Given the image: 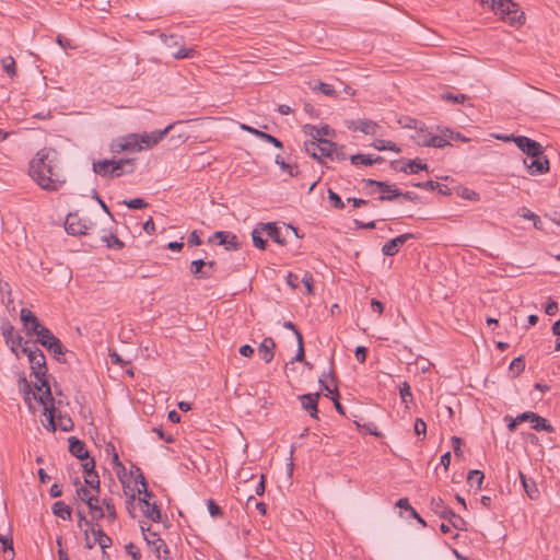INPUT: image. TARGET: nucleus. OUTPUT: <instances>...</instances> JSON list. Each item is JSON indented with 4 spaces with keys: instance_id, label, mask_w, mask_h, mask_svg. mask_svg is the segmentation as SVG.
Wrapping results in <instances>:
<instances>
[{
    "instance_id": "34",
    "label": "nucleus",
    "mask_w": 560,
    "mask_h": 560,
    "mask_svg": "<svg viewBox=\"0 0 560 560\" xmlns=\"http://www.w3.org/2000/svg\"><path fill=\"white\" fill-rule=\"evenodd\" d=\"M52 512L56 516L61 517L62 520L71 518V509L63 501H57L52 505Z\"/></svg>"
},
{
    "instance_id": "30",
    "label": "nucleus",
    "mask_w": 560,
    "mask_h": 560,
    "mask_svg": "<svg viewBox=\"0 0 560 560\" xmlns=\"http://www.w3.org/2000/svg\"><path fill=\"white\" fill-rule=\"evenodd\" d=\"M91 533L96 537V545H98L101 549L105 550L112 545V539L104 534L102 529L96 528L95 525H91Z\"/></svg>"
},
{
    "instance_id": "9",
    "label": "nucleus",
    "mask_w": 560,
    "mask_h": 560,
    "mask_svg": "<svg viewBox=\"0 0 560 560\" xmlns=\"http://www.w3.org/2000/svg\"><path fill=\"white\" fill-rule=\"evenodd\" d=\"M514 143L528 158H535V156H537L539 154H542V147H541V144L539 142L528 138V137L517 136L514 139Z\"/></svg>"
},
{
    "instance_id": "44",
    "label": "nucleus",
    "mask_w": 560,
    "mask_h": 560,
    "mask_svg": "<svg viewBox=\"0 0 560 560\" xmlns=\"http://www.w3.org/2000/svg\"><path fill=\"white\" fill-rule=\"evenodd\" d=\"M275 162L277 165H279L281 171L287 173L290 177L298 175L296 167L292 166L291 164L285 163L281 156L277 155L275 159Z\"/></svg>"
},
{
    "instance_id": "21",
    "label": "nucleus",
    "mask_w": 560,
    "mask_h": 560,
    "mask_svg": "<svg viewBox=\"0 0 560 560\" xmlns=\"http://www.w3.org/2000/svg\"><path fill=\"white\" fill-rule=\"evenodd\" d=\"M303 130L306 136H310L312 138V141H326L325 139H323V137L330 136L332 132V130L328 126L317 128L312 125H305Z\"/></svg>"
},
{
    "instance_id": "15",
    "label": "nucleus",
    "mask_w": 560,
    "mask_h": 560,
    "mask_svg": "<svg viewBox=\"0 0 560 560\" xmlns=\"http://www.w3.org/2000/svg\"><path fill=\"white\" fill-rule=\"evenodd\" d=\"M413 237V234L406 233L402 235H399L388 242H386L383 247L382 252L386 256H394L398 253L399 248L410 238Z\"/></svg>"
},
{
    "instance_id": "25",
    "label": "nucleus",
    "mask_w": 560,
    "mask_h": 560,
    "mask_svg": "<svg viewBox=\"0 0 560 560\" xmlns=\"http://www.w3.org/2000/svg\"><path fill=\"white\" fill-rule=\"evenodd\" d=\"M430 506L431 510L442 518H447L453 512L441 498L433 497L431 499Z\"/></svg>"
},
{
    "instance_id": "57",
    "label": "nucleus",
    "mask_w": 560,
    "mask_h": 560,
    "mask_svg": "<svg viewBox=\"0 0 560 560\" xmlns=\"http://www.w3.org/2000/svg\"><path fill=\"white\" fill-rule=\"evenodd\" d=\"M442 98L445 100V101H450V102H453V103H460L463 104L466 100H467V96L465 94H452V93H443L442 94Z\"/></svg>"
},
{
    "instance_id": "14",
    "label": "nucleus",
    "mask_w": 560,
    "mask_h": 560,
    "mask_svg": "<svg viewBox=\"0 0 560 560\" xmlns=\"http://www.w3.org/2000/svg\"><path fill=\"white\" fill-rule=\"evenodd\" d=\"M1 330L5 342L11 346V351L19 357L16 348L22 346L23 338L14 335V327L8 320L2 323Z\"/></svg>"
},
{
    "instance_id": "28",
    "label": "nucleus",
    "mask_w": 560,
    "mask_h": 560,
    "mask_svg": "<svg viewBox=\"0 0 560 560\" xmlns=\"http://www.w3.org/2000/svg\"><path fill=\"white\" fill-rule=\"evenodd\" d=\"M520 478L528 498L532 500L538 499L539 491L535 481H533L532 479H527L523 472H520Z\"/></svg>"
},
{
    "instance_id": "8",
    "label": "nucleus",
    "mask_w": 560,
    "mask_h": 560,
    "mask_svg": "<svg viewBox=\"0 0 560 560\" xmlns=\"http://www.w3.org/2000/svg\"><path fill=\"white\" fill-rule=\"evenodd\" d=\"M172 128H173V125H170L166 128H164L163 130H155L150 133H148V132L138 133L140 151L148 150V149L155 147L160 141L163 140V138L170 132V130Z\"/></svg>"
},
{
    "instance_id": "24",
    "label": "nucleus",
    "mask_w": 560,
    "mask_h": 560,
    "mask_svg": "<svg viewBox=\"0 0 560 560\" xmlns=\"http://www.w3.org/2000/svg\"><path fill=\"white\" fill-rule=\"evenodd\" d=\"M365 187L369 186H376L382 192H392V195L388 196H381V200H392L393 198L399 196V192L397 189H394L392 186L387 185L384 182H378L374 179H365L364 180Z\"/></svg>"
},
{
    "instance_id": "52",
    "label": "nucleus",
    "mask_w": 560,
    "mask_h": 560,
    "mask_svg": "<svg viewBox=\"0 0 560 560\" xmlns=\"http://www.w3.org/2000/svg\"><path fill=\"white\" fill-rule=\"evenodd\" d=\"M252 238L254 245L259 249H265L266 241L261 236V229H254L252 232Z\"/></svg>"
},
{
    "instance_id": "7",
    "label": "nucleus",
    "mask_w": 560,
    "mask_h": 560,
    "mask_svg": "<svg viewBox=\"0 0 560 560\" xmlns=\"http://www.w3.org/2000/svg\"><path fill=\"white\" fill-rule=\"evenodd\" d=\"M110 150L114 153H120L122 151H129V152L140 151L138 133H129L125 137L115 139L110 143Z\"/></svg>"
},
{
    "instance_id": "51",
    "label": "nucleus",
    "mask_w": 560,
    "mask_h": 560,
    "mask_svg": "<svg viewBox=\"0 0 560 560\" xmlns=\"http://www.w3.org/2000/svg\"><path fill=\"white\" fill-rule=\"evenodd\" d=\"M524 369H525V363H524L523 357L515 358L510 364V370L514 373L515 376H517L521 372H523Z\"/></svg>"
},
{
    "instance_id": "32",
    "label": "nucleus",
    "mask_w": 560,
    "mask_h": 560,
    "mask_svg": "<svg viewBox=\"0 0 560 560\" xmlns=\"http://www.w3.org/2000/svg\"><path fill=\"white\" fill-rule=\"evenodd\" d=\"M34 335L37 336V341L45 348L49 345V342H52V340L57 338L45 326H42L38 330H36Z\"/></svg>"
},
{
    "instance_id": "46",
    "label": "nucleus",
    "mask_w": 560,
    "mask_h": 560,
    "mask_svg": "<svg viewBox=\"0 0 560 560\" xmlns=\"http://www.w3.org/2000/svg\"><path fill=\"white\" fill-rule=\"evenodd\" d=\"M427 168H428L427 164H423V163L417 162V161H409L406 164V166H404L401 168V171L405 172V173L416 174L419 171L427 170Z\"/></svg>"
},
{
    "instance_id": "50",
    "label": "nucleus",
    "mask_w": 560,
    "mask_h": 560,
    "mask_svg": "<svg viewBox=\"0 0 560 560\" xmlns=\"http://www.w3.org/2000/svg\"><path fill=\"white\" fill-rule=\"evenodd\" d=\"M21 322L25 329H30V323H35V315L27 308L21 310Z\"/></svg>"
},
{
    "instance_id": "3",
    "label": "nucleus",
    "mask_w": 560,
    "mask_h": 560,
    "mask_svg": "<svg viewBox=\"0 0 560 560\" xmlns=\"http://www.w3.org/2000/svg\"><path fill=\"white\" fill-rule=\"evenodd\" d=\"M480 3L494 12L511 25L523 24L524 13L512 0H479Z\"/></svg>"
},
{
    "instance_id": "48",
    "label": "nucleus",
    "mask_w": 560,
    "mask_h": 560,
    "mask_svg": "<svg viewBox=\"0 0 560 560\" xmlns=\"http://www.w3.org/2000/svg\"><path fill=\"white\" fill-rule=\"evenodd\" d=\"M103 505L106 510V517L109 522H114L117 518V513L112 499H104Z\"/></svg>"
},
{
    "instance_id": "16",
    "label": "nucleus",
    "mask_w": 560,
    "mask_h": 560,
    "mask_svg": "<svg viewBox=\"0 0 560 560\" xmlns=\"http://www.w3.org/2000/svg\"><path fill=\"white\" fill-rule=\"evenodd\" d=\"M258 355L265 363H270L276 353V342L271 337H266L258 346Z\"/></svg>"
},
{
    "instance_id": "5",
    "label": "nucleus",
    "mask_w": 560,
    "mask_h": 560,
    "mask_svg": "<svg viewBox=\"0 0 560 560\" xmlns=\"http://www.w3.org/2000/svg\"><path fill=\"white\" fill-rule=\"evenodd\" d=\"M305 151L313 158L318 161L322 158H331L332 153L336 151V144L331 141H307L305 142Z\"/></svg>"
},
{
    "instance_id": "62",
    "label": "nucleus",
    "mask_w": 560,
    "mask_h": 560,
    "mask_svg": "<svg viewBox=\"0 0 560 560\" xmlns=\"http://www.w3.org/2000/svg\"><path fill=\"white\" fill-rule=\"evenodd\" d=\"M126 550H127V553L132 557L133 560H139L141 555H140V551H139V548L133 545V544H129L126 546Z\"/></svg>"
},
{
    "instance_id": "23",
    "label": "nucleus",
    "mask_w": 560,
    "mask_h": 560,
    "mask_svg": "<svg viewBox=\"0 0 560 560\" xmlns=\"http://www.w3.org/2000/svg\"><path fill=\"white\" fill-rule=\"evenodd\" d=\"M241 129L245 130V131H247V132H249V133H252V135H254V136H256L258 138H260L261 140H265V141L273 144L278 149H282V147H283L282 142L280 140H278L276 137H273V136H271L269 133H266L264 131H260L258 129H255V128H253L250 126L242 124L241 125Z\"/></svg>"
},
{
    "instance_id": "36",
    "label": "nucleus",
    "mask_w": 560,
    "mask_h": 560,
    "mask_svg": "<svg viewBox=\"0 0 560 560\" xmlns=\"http://www.w3.org/2000/svg\"><path fill=\"white\" fill-rule=\"evenodd\" d=\"M161 39L164 43L167 50L170 51V54L172 55V50H175L178 48L180 37H178L177 35L162 34Z\"/></svg>"
},
{
    "instance_id": "45",
    "label": "nucleus",
    "mask_w": 560,
    "mask_h": 560,
    "mask_svg": "<svg viewBox=\"0 0 560 560\" xmlns=\"http://www.w3.org/2000/svg\"><path fill=\"white\" fill-rule=\"evenodd\" d=\"M3 70L11 77H15L16 70H15V60L13 57L8 56L1 60Z\"/></svg>"
},
{
    "instance_id": "60",
    "label": "nucleus",
    "mask_w": 560,
    "mask_h": 560,
    "mask_svg": "<svg viewBox=\"0 0 560 560\" xmlns=\"http://www.w3.org/2000/svg\"><path fill=\"white\" fill-rule=\"evenodd\" d=\"M208 511L212 517L220 516L222 514L220 506L213 501L208 500Z\"/></svg>"
},
{
    "instance_id": "47",
    "label": "nucleus",
    "mask_w": 560,
    "mask_h": 560,
    "mask_svg": "<svg viewBox=\"0 0 560 560\" xmlns=\"http://www.w3.org/2000/svg\"><path fill=\"white\" fill-rule=\"evenodd\" d=\"M312 89L313 91H319L327 96H336L335 89L330 84L324 83L322 81H317Z\"/></svg>"
},
{
    "instance_id": "38",
    "label": "nucleus",
    "mask_w": 560,
    "mask_h": 560,
    "mask_svg": "<svg viewBox=\"0 0 560 560\" xmlns=\"http://www.w3.org/2000/svg\"><path fill=\"white\" fill-rule=\"evenodd\" d=\"M98 494V492H96L95 490H92V489H88L83 486H80L77 488V498L80 499L81 501L88 503L90 502L91 500H93V498Z\"/></svg>"
},
{
    "instance_id": "39",
    "label": "nucleus",
    "mask_w": 560,
    "mask_h": 560,
    "mask_svg": "<svg viewBox=\"0 0 560 560\" xmlns=\"http://www.w3.org/2000/svg\"><path fill=\"white\" fill-rule=\"evenodd\" d=\"M46 348L55 355L58 361H61L60 355L65 354V348L58 338L52 340V342H49Z\"/></svg>"
},
{
    "instance_id": "6",
    "label": "nucleus",
    "mask_w": 560,
    "mask_h": 560,
    "mask_svg": "<svg viewBox=\"0 0 560 560\" xmlns=\"http://www.w3.org/2000/svg\"><path fill=\"white\" fill-rule=\"evenodd\" d=\"M90 228L89 220L80 217L79 213H69L65 222V229L71 235L86 234Z\"/></svg>"
},
{
    "instance_id": "12",
    "label": "nucleus",
    "mask_w": 560,
    "mask_h": 560,
    "mask_svg": "<svg viewBox=\"0 0 560 560\" xmlns=\"http://www.w3.org/2000/svg\"><path fill=\"white\" fill-rule=\"evenodd\" d=\"M530 159L529 163L526 159L524 160V165L530 175H541L549 172V161L544 153Z\"/></svg>"
},
{
    "instance_id": "33",
    "label": "nucleus",
    "mask_w": 560,
    "mask_h": 560,
    "mask_svg": "<svg viewBox=\"0 0 560 560\" xmlns=\"http://www.w3.org/2000/svg\"><path fill=\"white\" fill-rule=\"evenodd\" d=\"M383 162V158L376 156L375 159L372 158V155L369 154H355L351 156V163L352 164H363L365 166L372 165L374 163H381Z\"/></svg>"
},
{
    "instance_id": "19",
    "label": "nucleus",
    "mask_w": 560,
    "mask_h": 560,
    "mask_svg": "<svg viewBox=\"0 0 560 560\" xmlns=\"http://www.w3.org/2000/svg\"><path fill=\"white\" fill-rule=\"evenodd\" d=\"M213 238L219 241L220 245H224L226 249H237L240 242L236 235L229 232L219 231L213 234Z\"/></svg>"
},
{
    "instance_id": "27",
    "label": "nucleus",
    "mask_w": 560,
    "mask_h": 560,
    "mask_svg": "<svg viewBox=\"0 0 560 560\" xmlns=\"http://www.w3.org/2000/svg\"><path fill=\"white\" fill-rule=\"evenodd\" d=\"M206 266L211 269L213 267V261L205 262L202 259L194 260L190 264V272L197 278L209 277L208 271H202Z\"/></svg>"
},
{
    "instance_id": "43",
    "label": "nucleus",
    "mask_w": 560,
    "mask_h": 560,
    "mask_svg": "<svg viewBox=\"0 0 560 560\" xmlns=\"http://www.w3.org/2000/svg\"><path fill=\"white\" fill-rule=\"evenodd\" d=\"M447 518L455 529L467 530V522L462 516L452 512Z\"/></svg>"
},
{
    "instance_id": "55",
    "label": "nucleus",
    "mask_w": 560,
    "mask_h": 560,
    "mask_svg": "<svg viewBox=\"0 0 560 560\" xmlns=\"http://www.w3.org/2000/svg\"><path fill=\"white\" fill-rule=\"evenodd\" d=\"M328 198L332 202V206L336 209H343L345 202L341 200V198L336 194L334 190L328 189Z\"/></svg>"
},
{
    "instance_id": "35",
    "label": "nucleus",
    "mask_w": 560,
    "mask_h": 560,
    "mask_svg": "<svg viewBox=\"0 0 560 560\" xmlns=\"http://www.w3.org/2000/svg\"><path fill=\"white\" fill-rule=\"evenodd\" d=\"M373 147L378 151L389 150V151H393L396 153H399L401 151L400 148L396 143L388 141V140H383V139L375 140L373 142Z\"/></svg>"
},
{
    "instance_id": "40",
    "label": "nucleus",
    "mask_w": 560,
    "mask_h": 560,
    "mask_svg": "<svg viewBox=\"0 0 560 560\" xmlns=\"http://www.w3.org/2000/svg\"><path fill=\"white\" fill-rule=\"evenodd\" d=\"M172 56L175 59L194 58L196 56V50L194 48L180 47L179 45L177 49L172 50Z\"/></svg>"
},
{
    "instance_id": "41",
    "label": "nucleus",
    "mask_w": 560,
    "mask_h": 560,
    "mask_svg": "<svg viewBox=\"0 0 560 560\" xmlns=\"http://www.w3.org/2000/svg\"><path fill=\"white\" fill-rule=\"evenodd\" d=\"M485 475L480 470H470L467 476V482L472 486L474 483L477 485L478 489H481V485L483 481Z\"/></svg>"
},
{
    "instance_id": "53",
    "label": "nucleus",
    "mask_w": 560,
    "mask_h": 560,
    "mask_svg": "<svg viewBox=\"0 0 560 560\" xmlns=\"http://www.w3.org/2000/svg\"><path fill=\"white\" fill-rule=\"evenodd\" d=\"M102 240L106 242L109 248L115 247L120 249L124 247V243L116 235L110 234L109 236H103Z\"/></svg>"
},
{
    "instance_id": "13",
    "label": "nucleus",
    "mask_w": 560,
    "mask_h": 560,
    "mask_svg": "<svg viewBox=\"0 0 560 560\" xmlns=\"http://www.w3.org/2000/svg\"><path fill=\"white\" fill-rule=\"evenodd\" d=\"M19 385L20 389L23 392L24 400L31 410L35 409L33 401H36L38 405L43 406V404L39 401V397L43 395L38 394L40 390H37L36 388L33 390L31 384L24 377L20 378Z\"/></svg>"
},
{
    "instance_id": "26",
    "label": "nucleus",
    "mask_w": 560,
    "mask_h": 560,
    "mask_svg": "<svg viewBox=\"0 0 560 560\" xmlns=\"http://www.w3.org/2000/svg\"><path fill=\"white\" fill-rule=\"evenodd\" d=\"M2 527L5 529V540L2 544V549L3 552L8 555V560H12L14 558V549L11 526L9 523H3Z\"/></svg>"
},
{
    "instance_id": "64",
    "label": "nucleus",
    "mask_w": 560,
    "mask_h": 560,
    "mask_svg": "<svg viewBox=\"0 0 560 560\" xmlns=\"http://www.w3.org/2000/svg\"><path fill=\"white\" fill-rule=\"evenodd\" d=\"M96 537L92 535L90 529H85V546L91 549L96 545Z\"/></svg>"
},
{
    "instance_id": "2",
    "label": "nucleus",
    "mask_w": 560,
    "mask_h": 560,
    "mask_svg": "<svg viewBox=\"0 0 560 560\" xmlns=\"http://www.w3.org/2000/svg\"><path fill=\"white\" fill-rule=\"evenodd\" d=\"M30 364L32 369V374L36 378L35 388L37 390H45L43 395L39 397V401L43 404L44 408V417L42 420L43 425L50 432L56 431V424L54 422V410H55V399L52 397L50 387L45 380L47 368H46V358L43 351L36 347H34V351L30 352Z\"/></svg>"
},
{
    "instance_id": "56",
    "label": "nucleus",
    "mask_w": 560,
    "mask_h": 560,
    "mask_svg": "<svg viewBox=\"0 0 560 560\" xmlns=\"http://www.w3.org/2000/svg\"><path fill=\"white\" fill-rule=\"evenodd\" d=\"M124 203L130 209H142L148 205L142 198L125 200Z\"/></svg>"
},
{
    "instance_id": "4",
    "label": "nucleus",
    "mask_w": 560,
    "mask_h": 560,
    "mask_svg": "<svg viewBox=\"0 0 560 560\" xmlns=\"http://www.w3.org/2000/svg\"><path fill=\"white\" fill-rule=\"evenodd\" d=\"M133 160H102L93 163V171L102 176L119 177L133 172Z\"/></svg>"
},
{
    "instance_id": "10",
    "label": "nucleus",
    "mask_w": 560,
    "mask_h": 560,
    "mask_svg": "<svg viewBox=\"0 0 560 560\" xmlns=\"http://www.w3.org/2000/svg\"><path fill=\"white\" fill-rule=\"evenodd\" d=\"M454 132L450 129L442 130L441 135H432L428 140H417V144L421 147L444 148L450 144Z\"/></svg>"
},
{
    "instance_id": "17",
    "label": "nucleus",
    "mask_w": 560,
    "mask_h": 560,
    "mask_svg": "<svg viewBox=\"0 0 560 560\" xmlns=\"http://www.w3.org/2000/svg\"><path fill=\"white\" fill-rule=\"evenodd\" d=\"M141 529L143 532V537L147 544L152 548L155 555H159V551L162 549V547H165V542L156 533L151 532L149 527L145 528L144 526H141Z\"/></svg>"
},
{
    "instance_id": "31",
    "label": "nucleus",
    "mask_w": 560,
    "mask_h": 560,
    "mask_svg": "<svg viewBox=\"0 0 560 560\" xmlns=\"http://www.w3.org/2000/svg\"><path fill=\"white\" fill-rule=\"evenodd\" d=\"M86 505H88V508L90 510L92 520L98 521V520H101V518H103L105 516L103 508L100 505V501H98L97 494L93 498V500L88 502Z\"/></svg>"
},
{
    "instance_id": "1",
    "label": "nucleus",
    "mask_w": 560,
    "mask_h": 560,
    "mask_svg": "<svg viewBox=\"0 0 560 560\" xmlns=\"http://www.w3.org/2000/svg\"><path fill=\"white\" fill-rule=\"evenodd\" d=\"M30 175L45 190H58L66 182L58 165L57 152L43 149L30 162Z\"/></svg>"
},
{
    "instance_id": "18",
    "label": "nucleus",
    "mask_w": 560,
    "mask_h": 560,
    "mask_svg": "<svg viewBox=\"0 0 560 560\" xmlns=\"http://www.w3.org/2000/svg\"><path fill=\"white\" fill-rule=\"evenodd\" d=\"M142 513L151 521L158 522L161 518V512L155 502H150L147 499L139 500Z\"/></svg>"
},
{
    "instance_id": "29",
    "label": "nucleus",
    "mask_w": 560,
    "mask_h": 560,
    "mask_svg": "<svg viewBox=\"0 0 560 560\" xmlns=\"http://www.w3.org/2000/svg\"><path fill=\"white\" fill-rule=\"evenodd\" d=\"M261 231H266L267 235L272 238L276 243L283 245L285 244V241L283 237H281L280 232L278 228L276 226V223H265L261 224Z\"/></svg>"
},
{
    "instance_id": "54",
    "label": "nucleus",
    "mask_w": 560,
    "mask_h": 560,
    "mask_svg": "<svg viewBox=\"0 0 560 560\" xmlns=\"http://www.w3.org/2000/svg\"><path fill=\"white\" fill-rule=\"evenodd\" d=\"M55 411H56V409L54 410V412ZM58 420H59L58 424L55 423L56 428L59 427L62 431H70V430H72L73 422H72V420L70 418L59 416ZM54 422H56V421L54 420Z\"/></svg>"
},
{
    "instance_id": "49",
    "label": "nucleus",
    "mask_w": 560,
    "mask_h": 560,
    "mask_svg": "<svg viewBox=\"0 0 560 560\" xmlns=\"http://www.w3.org/2000/svg\"><path fill=\"white\" fill-rule=\"evenodd\" d=\"M84 481L90 487V489L100 492V478L96 472L86 475Z\"/></svg>"
},
{
    "instance_id": "61",
    "label": "nucleus",
    "mask_w": 560,
    "mask_h": 560,
    "mask_svg": "<svg viewBox=\"0 0 560 560\" xmlns=\"http://www.w3.org/2000/svg\"><path fill=\"white\" fill-rule=\"evenodd\" d=\"M302 282L306 288L308 294L313 293V277L311 273L305 272L302 277Z\"/></svg>"
},
{
    "instance_id": "11",
    "label": "nucleus",
    "mask_w": 560,
    "mask_h": 560,
    "mask_svg": "<svg viewBox=\"0 0 560 560\" xmlns=\"http://www.w3.org/2000/svg\"><path fill=\"white\" fill-rule=\"evenodd\" d=\"M347 127L353 131H360L365 135L374 136L377 133L378 124L371 119H355L346 122Z\"/></svg>"
},
{
    "instance_id": "58",
    "label": "nucleus",
    "mask_w": 560,
    "mask_h": 560,
    "mask_svg": "<svg viewBox=\"0 0 560 560\" xmlns=\"http://www.w3.org/2000/svg\"><path fill=\"white\" fill-rule=\"evenodd\" d=\"M415 433L420 436H425L427 434V423L421 419V418H417L416 421H415Z\"/></svg>"
},
{
    "instance_id": "22",
    "label": "nucleus",
    "mask_w": 560,
    "mask_h": 560,
    "mask_svg": "<svg viewBox=\"0 0 560 560\" xmlns=\"http://www.w3.org/2000/svg\"><path fill=\"white\" fill-rule=\"evenodd\" d=\"M69 451L73 456H75L79 459L89 458V452L85 447V444L75 436L69 438Z\"/></svg>"
},
{
    "instance_id": "42",
    "label": "nucleus",
    "mask_w": 560,
    "mask_h": 560,
    "mask_svg": "<svg viewBox=\"0 0 560 560\" xmlns=\"http://www.w3.org/2000/svg\"><path fill=\"white\" fill-rule=\"evenodd\" d=\"M399 394L401 397L402 402L405 404L406 408L408 409L409 401L412 400V394L410 385L407 382H404L399 385Z\"/></svg>"
},
{
    "instance_id": "63",
    "label": "nucleus",
    "mask_w": 560,
    "mask_h": 560,
    "mask_svg": "<svg viewBox=\"0 0 560 560\" xmlns=\"http://www.w3.org/2000/svg\"><path fill=\"white\" fill-rule=\"evenodd\" d=\"M355 359L360 362V363H363L366 359V348L363 347V346H358L357 349H355Z\"/></svg>"
},
{
    "instance_id": "37",
    "label": "nucleus",
    "mask_w": 560,
    "mask_h": 560,
    "mask_svg": "<svg viewBox=\"0 0 560 560\" xmlns=\"http://www.w3.org/2000/svg\"><path fill=\"white\" fill-rule=\"evenodd\" d=\"M532 428L536 431L545 430L547 432H553V427L542 417L537 415V419L532 420Z\"/></svg>"
},
{
    "instance_id": "20",
    "label": "nucleus",
    "mask_w": 560,
    "mask_h": 560,
    "mask_svg": "<svg viewBox=\"0 0 560 560\" xmlns=\"http://www.w3.org/2000/svg\"><path fill=\"white\" fill-rule=\"evenodd\" d=\"M299 398L302 407L310 411V416L312 418H317V400L319 398V393L301 395Z\"/></svg>"
},
{
    "instance_id": "59",
    "label": "nucleus",
    "mask_w": 560,
    "mask_h": 560,
    "mask_svg": "<svg viewBox=\"0 0 560 560\" xmlns=\"http://www.w3.org/2000/svg\"><path fill=\"white\" fill-rule=\"evenodd\" d=\"M305 358L304 347H303V337L301 334H298V353L294 358L295 361H303Z\"/></svg>"
}]
</instances>
